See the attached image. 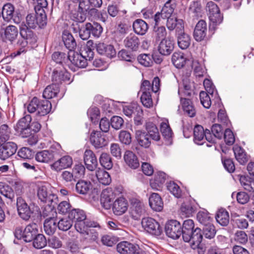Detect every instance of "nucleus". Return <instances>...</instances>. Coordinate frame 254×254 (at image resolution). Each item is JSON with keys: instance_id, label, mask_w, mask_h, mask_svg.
<instances>
[{"instance_id": "1", "label": "nucleus", "mask_w": 254, "mask_h": 254, "mask_svg": "<svg viewBox=\"0 0 254 254\" xmlns=\"http://www.w3.org/2000/svg\"><path fill=\"white\" fill-rule=\"evenodd\" d=\"M181 231L182 232L181 235L185 242H190L193 249L198 248L203 238L202 233L200 228L198 227L194 228L192 220H185L183 225H181Z\"/></svg>"}, {"instance_id": "2", "label": "nucleus", "mask_w": 254, "mask_h": 254, "mask_svg": "<svg viewBox=\"0 0 254 254\" xmlns=\"http://www.w3.org/2000/svg\"><path fill=\"white\" fill-rule=\"evenodd\" d=\"M206 11L210 21L209 27L210 29L215 30L216 27L222 22L223 14L221 13L217 4L212 1L207 3Z\"/></svg>"}, {"instance_id": "3", "label": "nucleus", "mask_w": 254, "mask_h": 254, "mask_svg": "<svg viewBox=\"0 0 254 254\" xmlns=\"http://www.w3.org/2000/svg\"><path fill=\"white\" fill-rule=\"evenodd\" d=\"M38 232L37 225L35 223H32L27 225L24 230L20 226L16 227L14 235L17 240L23 239L25 242H30Z\"/></svg>"}, {"instance_id": "4", "label": "nucleus", "mask_w": 254, "mask_h": 254, "mask_svg": "<svg viewBox=\"0 0 254 254\" xmlns=\"http://www.w3.org/2000/svg\"><path fill=\"white\" fill-rule=\"evenodd\" d=\"M54 214H57L56 210H54L51 207L48 206L45 208L43 211V216L44 217L49 216L46 218L44 223V230L46 234L48 235H53L57 229V219L54 216Z\"/></svg>"}, {"instance_id": "5", "label": "nucleus", "mask_w": 254, "mask_h": 254, "mask_svg": "<svg viewBox=\"0 0 254 254\" xmlns=\"http://www.w3.org/2000/svg\"><path fill=\"white\" fill-rule=\"evenodd\" d=\"M20 35L21 38L19 39L17 45H24L23 47H30L31 48L36 47L37 45V37L36 35L30 29L21 25L20 28Z\"/></svg>"}, {"instance_id": "6", "label": "nucleus", "mask_w": 254, "mask_h": 254, "mask_svg": "<svg viewBox=\"0 0 254 254\" xmlns=\"http://www.w3.org/2000/svg\"><path fill=\"white\" fill-rule=\"evenodd\" d=\"M9 136H0V159L5 160L14 155L17 149L16 143L13 142H6Z\"/></svg>"}, {"instance_id": "7", "label": "nucleus", "mask_w": 254, "mask_h": 254, "mask_svg": "<svg viewBox=\"0 0 254 254\" xmlns=\"http://www.w3.org/2000/svg\"><path fill=\"white\" fill-rule=\"evenodd\" d=\"M141 225L144 229L152 235L159 236L163 233L162 227L159 223L153 218L147 217L142 218Z\"/></svg>"}, {"instance_id": "8", "label": "nucleus", "mask_w": 254, "mask_h": 254, "mask_svg": "<svg viewBox=\"0 0 254 254\" xmlns=\"http://www.w3.org/2000/svg\"><path fill=\"white\" fill-rule=\"evenodd\" d=\"M166 235L173 239H178L182 234L181 224L176 220H170L167 222L165 226Z\"/></svg>"}, {"instance_id": "9", "label": "nucleus", "mask_w": 254, "mask_h": 254, "mask_svg": "<svg viewBox=\"0 0 254 254\" xmlns=\"http://www.w3.org/2000/svg\"><path fill=\"white\" fill-rule=\"evenodd\" d=\"M117 252L120 254H144L137 245L127 241H122L117 245Z\"/></svg>"}, {"instance_id": "10", "label": "nucleus", "mask_w": 254, "mask_h": 254, "mask_svg": "<svg viewBox=\"0 0 254 254\" xmlns=\"http://www.w3.org/2000/svg\"><path fill=\"white\" fill-rule=\"evenodd\" d=\"M31 120V116L26 115L21 118L14 127L15 131L20 133L23 137H29L31 136L29 125Z\"/></svg>"}, {"instance_id": "11", "label": "nucleus", "mask_w": 254, "mask_h": 254, "mask_svg": "<svg viewBox=\"0 0 254 254\" xmlns=\"http://www.w3.org/2000/svg\"><path fill=\"white\" fill-rule=\"evenodd\" d=\"M124 114L128 117H133L135 122H140L143 111L141 107L136 103H132L123 107Z\"/></svg>"}, {"instance_id": "12", "label": "nucleus", "mask_w": 254, "mask_h": 254, "mask_svg": "<svg viewBox=\"0 0 254 254\" xmlns=\"http://www.w3.org/2000/svg\"><path fill=\"white\" fill-rule=\"evenodd\" d=\"M51 109L52 104L49 100L40 99L38 112L35 114V120L46 121L47 120L46 116L50 112Z\"/></svg>"}, {"instance_id": "13", "label": "nucleus", "mask_w": 254, "mask_h": 254, "mask_svg": "<svg viewBox=\"0 0 254 254\" xmlns=\"http://www.w3.org/2000/svg\"><path fill=\"white\" fill-rule=\"evenodd\" d=\"M149 81L144 80L142 81L140 90L142 93L140 97V100L144 107L150 108L153 105V101L151 98V91L149 90Z\"/></svg>"}, {"instance_id": "14", "label": "nucleus", "mask_w": 254, "mask_h": 254, "mask_svg": "<svg viewBox=\"0 0 254 254\" xmlns=\"http://www.w3.org/2000/svg\"><path fill=\"white\" fill-rule=\"evenodd\" d=\"M116 197V194L110 188H108L102 190L100 202L103 208L105 209H109L113 205V201Z\"/></svg>"}, {"instance_id": "15", "label": "nucleus", "mask_w": 254, "mask_h": 254, "mask_svg": "<svg viewBox=\"0 0 254 254\" xmlns=\"http://www.w3.org/2000/svg\"><path fill=\"white\" fill-rule=\"evenodd\" d=\"M196 207L194 200L190 197L185 199L180 207V214L184 217H189L195 212Z\"/></svg>"}, {"instance_id": "16", "label": "nucleus", "mask_w": 254, "mask_h": 254, "mask_svg": "<svg viewBox=\"0 0 254 254\" xmlns=\"http://www.w3.org/2000/svg\"><path fill=\"white\" fill-rule=\"evenodd\" d=\"M16 205L19 216L24 220H28L31 217L32 213L29 206L25 202V200L19 196L17 198Z\"/></svg>"}, {"instance_id": "17", "label": "nucleus", "mask_w": 254, "mask_h": 254, "mask_svg": "<svg viewBox=\"0 0 254 254\" xmlns=\"http://www.w3.org/2000/svg\"><path fill=\"white\" fill-rule=\"evenodd\" d=\"M37 196L41 201L44 203H48L49 204H52L53 200L57 198L56 195L50 191H48V189L46 186H38L37 189Z\"/></svg>"}, {"instance_id": "18", "label": "nucleus", "mask_w": 254, "mask_h": 254, "mask_svg": "<svg viewBox=\"0 0 254 254\" xmlns=\"http://www.w3.org/2000/svg\"><path fill=\"white\" fill-rule=\"evenodd\" d=\"M70 74L64 68L62 69L55 68L52 75V80L53 83L59 86L63 82L68 81L70 80Z\"/></svg>"}, {"instance_id": "19", "label": "nucleus", "mask_w": 254, "mask_h": 254, "mask_svg": "<svg viewBox=\"0 0 254 254\" xmlns=\"http://www.w3.org/2000/svg\"><path fill=\"white\" fill-rule=\"evenodd\" d=\"M1 30H3V32H1V37L2 40L5 42H12L16 38L18 31L17 27L15 26L9 25L5 28L1 27Z\"/></svg>"}, {"instance_id": "20", "label": "nucleus", "mask_w": 254, "mask_h": 254, "mask_svg": "<svg viewBox=\"0 0 254 254\" xmlns=\"http://www.w3.org/2000/svg\"><path fill=\"white\" fill-rule=\"evenodd\" d=\"M72 55H70L69 61L75 67L78 68H84L87 65V60L88 58L87 55L82 52V53L72 52Z\"/></svg>"}, {"instance_id": "21", "label": "nucleus", "mask_w": 254, "mask_h": 254, "mask_svg": "<svg viewBox=\"0 0 254 254\" xmlns=\"http://www.w3.org/2000/svg\"><path fill=\"white\" fill-rule=\"evenodd\" d=\"M90 141L96 148H102L108 143L106 136L100 131L93 130L91 133Z\"/></svg>"}, {"instance_id": "22", "label": "nucleus", "mask_w": 254, "mask_h": 254, "mask_svg": "<svg viewBox=\"0 0 254 254\" xmlns=\"http://www.w3.org/2000/svg\"><path fill=\"white\" fill-rule=\"evenodd\" d=\"M96 50L97 53L101 55L112 59L116 55V51L114 46L110 44L99 43L96 44Z\"/></svg>"}, {"instance_id": "23", "label": "nucleus", "mask_w": 254, "mask_h": 254, "mask_svg": "<svg viewBox=\"0 0 254 254\" xmlns=\"http://www.w3.org/2000/svg\"><path fill=\"white\" fill-rule=\"evenodd\" d=\"M178 94L185 113L190 117H193L195 115L196 111L192 101L188 97H183V95L181 94V89H179Z\"/></svg>"}, {"instance_id": "24", "label": "nucleus", "mask_w": 254, "mask_h": 254, "mask_svg": "<svg viewBox=\"0 0 254 254\" xmlns=\"http://www.w3.org/2000/svg\"><path fill=\"white\" fill-rule=\"evenodd\" d=\"M84 164L89 171L94 170L98 166V161L94 153L91 150L86 149L83 156Z\"/></svg>"}, {"instance_id": "25", "label": "nucleus", "mask_w": 254, "mask_h": 254, "mask_svg": "<svg viewBox=\"0 0 254 254\" xmlns=\"http://www.w3.org/2000/svg\"><path fill=\"white\" fill-rule=\"evenodd\" d=\"M73 163L72 158L69 155H65L55 161L51 166L52 168L60 171L63 169L71 167Z\"/></svg>"}, {"instance_id": "26", "label": "nucleus", "mask_w": 254, "mask_h": 254, "mask_svg": "<svg viewBox=\"0 0 254 254\" xmlns=\"http://www.w3.org/2000/svg\"><path fill=\"white\" fill-rule=\"evenodd\" d=\"M128 202L124 197L118 198L113 203L112 209L116 215H121L125 213L127 210Z\"/></svg>"}, {"instance_id": "27", "label": "nucleus", "mask_w": 254, "mask_h": 254, "mask_svg": "<svg viewBox=\"0 0 254 254\" xmlns=\"http://www.w3.org/2000/svg\"><path fill=\"white\" fill-rule=\"evenodd\" d=\"M207 24L203 20H199L196 24L193 31V37L197 41H201L206 37Z\"/></svg>"}, {"instance_id": "28", "label": "nucleus", "mask_w": 254, "mask_h": 254, "mask_svg": "<svg viewBox=\"0 0 254 254\" xmlns=\"http://www.w3.org/2000/svg\"><path fill=\"white\" fill-rule=\"evenodd\" d=\"M97 226H99V225L97 222L92 221L87 218L83 220L75 222L74 224L75 229L81 235L87 231L89 228H95Z\"/></svg>"}, {"instance_id": "29", "label": "nucleus", "mask_w": 254, "mask_h": 254, "mask_svg": "<svg viewBox=\"0 0 254 254\" xmlns=\"http://www.w3.org/2000/svg\"><path fill=\"white\" fill-rule=\"evenodd\" d=\"M71 27L73 32L78 33L80 38L83 40L88 39L90 36L89 22L80 25H78L77 23L72 24Z\"/></svg>"}, {"instance_id": "30", "label": "nucleus", "mask_w": 254, "mask_h": 254, "mask_svg": "<svg viewBox=\"0 0 254 254\" xmlns=\"http://www.w3.org/2000/svg\"><path fill=\"white\" fill-rule=\"evenodd\" d=\"M146 134L144 130H137L135 131V138L138 144L142 147L148 148L151 144L152 139Z\"/></svg>"}, {"instance_id": "31", "label": "nucleus", "mask_w": 254, "mask_h": 254, "mask_svg": "<svg viewBox=\"0 0 254 254\" xmlns=\"http://www.w3.org/2000/svg\"><path fill=\"white\" fill-rule=\"evenodd\" d=\"M166 180V174L163 172H158L155 175L154 179L150 180V186L154 190H161Z\"/></svg>"}, {"instance_id": "32", "label": "nucleus", "mask_w": 254, "mask_h": 254, "mask_svg": "<svg viewBox=\"0 0 254 254\" xmlns=\"http://www.w3.org/2000/svg\"><path fill=\"white\" fill-rule=\"evenodd\" d=\"M174 44L170 39H163L158 46V51L162 55H169L174 49Z\"/></svg>"}, {"instance_id": "33", "label": "nucleus", "mask_w": 254, "mask_h": 254, "mask_svg": "<svg viewBox=\"0 0 254 254\" xmlns=\"http://www.w3.org/2000/svg\"><path fill=\"white\" fill-rule=\"evenodd\" d=\"M62 40L65 48L71 52L76 48L77 44L72 35L68 31L64 30L62 34Z\"/></svg>"}, {"instance_id": "34", "label": "nucleus", "mask_w": 254, "mask_h": 254, "mask_svg": "<svg viewBox=\"0 0 254 254\" xmlns=\"http://www.w3.org/2000/svg\"><path fill=\"white\" fill-rule=\"evenodd\" d=\"M125 47L132 51H137L140 45L139 39L136 35L130 34L124 40Z\"/></svg>"}, {"instance_id": "35", "label": "nucleus", "mask_w": 254, "mask_h": 254, "mask_svg": "<svg viewBox=\"0 0 254 254\" xmlns=\"http://www.w3.org/2000/svg\"><path fill=\"white\" fill-rule=\"evenodd\" d=\"M150 207L156 211H160L163 208V202L160 195L157 193H152L149 198Z\"/></svg>"}, {"instance_id": "36", "label": "nucleus", "mask_w": 254, "mask_h": 254, "mask_svg": "<svg viewBox=\"0 0 254 254\" xmlns=\"http://www.w3.org/2000/svg\"><path fill=\"white\" fill-rule=\"evenodd\" d=\"M124 159L127 165L133 169H136L139 166L137 156L131 151L127 150L125 152Z\"/></svg>"}, {"instance_id": "37", "label": "nucleus", "mask_w": 254, "mask_h": 254, "mask_svg": "<svg viewBox=\"0 0 254 254\" xmlns=\"http://www.w3.org/2000/svg\"><path fill=\"white\" fill-rule=\"evenodd\" d=\"M144 132L152 139V140L158 141L160 139V135L156 126L152 122H147L145 125Z\"/></svg>"}, {"instance_id": "38", "label": "nucleus", "mask_w": 254, "mask_h": 254, "mask_svg": "<svg viewBox=\"0 0 254 254\" xmlns=\"http://www.w3.org/2000/svg\"><path fill=\"white\" fill-rule=\"evenodd\" d=\"M233 150L236 159L242 165L245 164L248 161V157L245 150L238 145H235Z\"/></svg>"}, {"instance_id": "39", "label": "nucleus", "mask_w": 254, "mask_h": 254, "mask_svg": "<svg viewBox=\"0 0 254 254\" xmlns=\"http://www.w3.org/2000/svg\"><path fill=\"white\" fill-rule=\"evenodd\" d=\"M134 32L137 35H144L148 29L147 23L141 19H136L132 24Z\"/></svg>"}, {"instance_id": "40", "label": "nucleus", "mask_w": 254, "mask_h": 254, "mask_svg": "<svg viewBox=\"0 0 254 254\" xmlns=\"http://www.w3.org/2000/svg\"><path fill=\"white\" fill-rule=\"evenodd\" d=\"M184 29H180L178 34V45L179 47L183 49H187L190 44V36L183 31Z\"/></svg>"}, {"instance_id": "41", "label": "nucleus", "mask_w": 254, "mask_h": 254, "mask_svg": "<svg viewBox=\"0 0 254 254\" xmlns=\"http://www.w3.org/2000/svg\"><path fill=\"white\" fill-rule=\"evenodd\" d=\"M59 91V86L53 83L44 89L43 92V97L45 99H50L56 97Z\"/></svg>"}, {"instance_id": "42", "label": "nucleus", "mask_w": 254, "mask_h": 254, "mask_svg": "<svg viewBox=\"0 0 254 254\" xmlns=\"http://www.w3.org/2000/svg\"><path fill=\"white\" fill-rule=\"evenodd\" d=\"M205 130L201 125H196L193 129L194 142L198 145L204 142Z\"/></svg>"}, {"instance_id": "43", "label": "nucleus", "mask_w": 254, "mask_h": 254, "mask_svg": "<svg viewBox=\"0 0 254 254\" xmlns=\"http://www.w3.org/2000/svg\"><path fill=\"white\" fill-rule=\"evenodd\" d=\"M52 60L57 64L61 65L63 67L64 64L69 61L70 55H66L65 53L55 52L52 56Z\"/></svg>"}, {"instance_id": "44", "label": "nucleus", "mask_w": 254, "mask_h": 254, "mask_svg": "<svg viewBox=\"0 0 254 254\" xmlns=\"http://www.w3.org/2000/svg\"><path fill=\"white\" fill-rule=\"evenodd\" d=\"M171 0H168L164 5L161 13V17L163 19H167L171 17L174 11L175 5L171 3Z\"/></svg>"}, {"instance_id": "45", "label": "nucleus", "mask_w": 254, "mask_h": 254, "mask_svg": "<svg viewBox=\"0 0 254 254\" xmlns=\"http://www.w3.org/2000/svg\"><path fill=\"white\" fill-rule=\"evenodd\" d=\"M215 218L217 222L222 226H226L229 224V213L224 209H220L217 211Z\"/></svg>"}, {"instance_id": "46", "label": "nucleus", "mask_w": 254, "mask_h": 254, "mask_svg": "<svg viewBox=\"0 0 254 254\" xmlns=\"http://www.w3.org/2000/svg\"><path fill=\"white\" fill-rule=\"evenodd\" d=\"M96 177L99 182L103 185H109L111 182L109 174L104 170L99 169L96 171Z\"/></svg>"}, {"instance_id": "47", "label": "nucleus", "mask_w": 254, "mask_h": 254, "mask_svg": "<svg viewBox=\"0 0 254 254\" xmlns=\"http://www.w3.org/2000/svg\"><path fill=\"white\" fill-rule=\"evenodd\" d=\"M54 154L49 150H43L37 153L35 155L36 160L40 162L47 163L54 158Z\"/></svg>"}, {"instance_id": "48", "label": "nucleus", "mask_w": 254, "mask_h": 254, "mask_svg": "<svg viewBox=\"0 0 254 254\" xmlns=\"http://www.w3.org/2000/svg\"><path fill=\"white\" fill-rule=\"evenodd\" d=\"M172 62L176 67L181 68L185 65L186 59L183 53L175 52L172 55Z\"/></svg>"}, {"instance_id": "49", "label": "nucleus", "mask_w": 254, "mask_h": 254, "mask_svg": "<svg viewBox=\"0 0 254 254\" xmlns=\"http://www.w3.org/2000/svg\"><path fill=\"white\" fill-rule=\"evenodd\" d=\"M91 187V184L90 182L80 180L76 183L75 189L78 193L86 194L89 191Z\"/></svg>"}, {"instance_id": "50", "label": "nucleus", "mask_w": 254, "mask_h": 254, "mask_svg": "<svg viewBox=\"0 0 254 254\" xmlns=\"http://www.w3.org/2000/svg\"><path fill=\"white\" fill-rule=\"evenodd\" d=\"M14 6L9 3L5 4L2 9L1 14L3 18L7 21L11 19L13 16Z\"/></svg>"}, {"instance_id": "51", "label": "nucleus", "mask_w": 254, "mask_h": 254, "mask_svg": "<svg viewBox=\"0 0 254 254\" xmlns=\"http://www.w3.org/2000/svg\"><path fill=\"white\" fill-rule=\"evenodd\" d=\"M182 20L179 21L177 18H167L166 26L170 31H173L176 28L177 31H180V29H184L182 22Z\"/></svg>"}, {"instance_id": "52", "label": "nucleus", "mask_w": 254, "mask_h": 254, "mask_svg": "<svg viewBox=\"0 0 254 254\" xmlns=\"http://www.w3.org/2000/svg\"><path fill=\"white\" fill-rule=\"evenodd\" d=\"M179 89H181V94L184 97H190L193 91L191 89V83L187 78L183 80V87H179Z\"/></svg>"}, {"instance_id": "53", "label": "nucleus", "mask_w": 254, "mask_h": 254, "mask_svg": "<svg viewBox=\"0 0 254 254\" xmlns=\"http://www.w3.org/2000/svg\"><path fill=\"white\" fill-rule=\"evenodd\" d=\"M196 218L198 222L204 226L211 223L212 221L210 214L205 209L199 211L197 214Z\"/></svg>"}, {"instance_id": "54", "label": "nucleus", "mask_w": 254, "mask_h": 254, "mask_svg": "<svg viewBox=\"0 0 254 254\" xmlns=\"http://www.w3.org/2000/svg\"><path fill=\"white\" fill-rule=\"evenodd\" d=\"M32 241L35 248L41 249L47 246L48 240L43 234L37 233Z\"/></svg>"}, {"instance_id": "55", "label": "nucleus", "mask_w": 254, "mask_h": 254, "mask_svg": "<svg viewBox=\"0 0 254 254\" xmlns=\"http://www.w3.org/2000/svg\"><path fill=\"white\" fill-rule=\"evenodd\" d=\"M69 218L71 220L77 221L83 220L86 218L84 211L79 209H72L68 214Z\"/></svg>"}, {"instance_id": "56", "label": "nucleus", "mask_w": 254, "mask_h": 254, "mask_svg": "<svg viewBox=\"0 0 254 254\" xmlns=\"http://www.w3.org/2000/svg\"><path fill=\"white\" fill-rule=\"evenodd\" d=\"M0 193L11 200L14 197V192L12 189L9 185L3 182H0Z\"/></svg>"}, {"instance_id": "57", "label": "nucleus", "mask_w": 254, "mask_h": 254, "mask_svg": "<svg viewBox=\"0 0 254 254\" xmlns=\"http://www.w3.org/2000/svg\"><path fill=\"white\" fill-rule=\"evenodd\" d=\"M99 162L103 167L107 170L111 169L113 165L110 155L106 153H103L101 154Z\"/></svg>"}, {"instance_id": "58", "label": "nucleus", "mask_w": 254, "mask_h": 254, "mask_svg": "<svg viewBox=\"0 0 254 254\" xmlns=\"http://www.w3.org/2000/svg\"><path fill=\"white\" fill-rule=\"evenodd\" d=\"M35 152L28 147H22L17 152V155L23 160H31L34 158Z\"/></svg>"}, {"instance_id": "59", "label": "nucleus", "mask_w": 254, "mask_h": 254, "mask_svg": "<svg viewBox=\"0 0 254 254\" xmlns=\"http://www.w3.org/2000/svg\"><path fill=\"white\" fill-rule=\"evenodd\" d=\"M132 211L138 216H140L145 212V206L143 202L137 199L131 201Z\"/></svg>"}, {"instance_id": "60", "label": "nucleus", "mask_w": 254, "mask_h": 254, "mask_svg": "<svg viewBox=\"0 0 254 254\" xmlns=\"http://www.w3.org/2000/svg\"><path fill=\"white\" fill-rule=\"evenodd\" d=\"M167 190L176 197L181 198L182 192L180 187L174 182H170L167 183Z\"/></svg>"}, {"instance_id": "61", "label": "nucleus", "mask_w": 254, "mask_h": 254, "mask_svg": "<svg viewBox=\"0 0 254 254\" xmlns=\"http://www.w3.org/2000/svg\"><path fill=\"white\" fill-rule=\"evenodd\" d=\"M203 85L207 94L211 95L212 97H214L215 98L217 97L219 100L220 99L215 86L211 80L205 79L203 81Z\"/></svg>"}, {"instance_id": "62", "label": "nucleus", "mask_w": 254, "mask_h": 254, "mask_svg": "<svg viewBox=\"0 0 254 254\" xmlns=\"http://www.w3.org/2000/svg\"><path fill=\"white\" fill-rule=\"evenodd\" d=\"M118 57L121 60L130 63H132L135 60V55L132 52L125 49L119 51Z\"/></svg>"}, {"instance_id": "63", "label": "nucleus", "mask_w": 254, "mask_h": 254, "mask_svg": "<svg viewBox=\"0 0 254 254\" xmlns=\"http://www.w3.org/2000/svg\"><path fill=\"white\" fill-rule=\"evenodd\" d=\"M70 17L74 21L72 24H76L77 23L78 25H80L86 19V13L78 10L74 13H72Z\"/></svg>"}, {"instance_id": "64", "label": "nucleus", "mask_w": 254, "mask_h": 254, "mask_svg": "<svg viewBox=\"0 0 254 254\" xmlns=\"http://www.w3.org/2000/svg\"><path fill=\"white\" fill-rule=\"evenodd\" d=\"M240 182L241 186L247 191L249 192H254V181H251L246 176H241L240 178Z\"/></svg>"}]
</instances>
